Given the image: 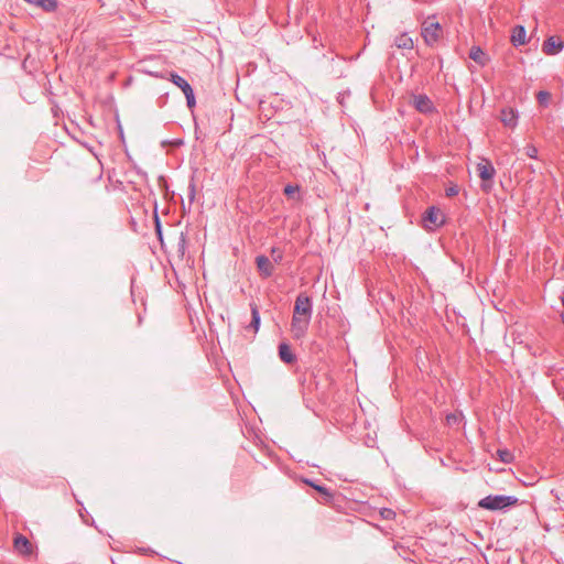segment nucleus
Segmentation results:
<instances>
[{
    "mask_svg": "<svg viewBox=\"0 0 564 564\" xmlns=\"http://www.w3.org/2000/svg\"><path fill=\"white\" fill-rule=\"evenodd\" d=\"M514 496L489 495L478 501V507L489 511H506L518 503Z\"/></svg>",
    "mask_w": 564,
    "mask_h": 564,
    "instance_id": "1",
    "label": "nucleus"
},
{
    "mask_svg": "<svg viewBox=\"0 0 564 564\" xmlns=\"http://www.w3.org/2000/svg\"><path fill=\"white\" fill-rule=\"evenodd\" d=\"M170 80L184 93L186 97L187 107L189 109L194 108L196 105V100L194 90L189 83L185 78L175 73H170Z\"/></svg>",
    "mask_w": 564,
    "mask_h": 564,
    "instance_id": "2",
    "label": "nucleus"
},
{
    "mask_svg": "<svg viewBox=\"0 0 564 564\" xmlns=\"http://www.w3.org/2000/svg\"><path fill=\"white\" fill-rule=\"evenodd\" d=\"M442 28L438 22L426 20L422 24V36L424 42L432 46L434 45L441 37Z\"/></svg>",
    "mask_w": 564,
    "mask_h": 564,
    "instance_id": "3",
    "label": "nucleus"
},
{
    "mask_svg": "<svg viewBox=\"0 0 564 564\" xmlns=\"http://www.w3.org/2000/svg\"><path fill=\"white\" fill-rule=\"evenodd\" d=\"M313 305L311 299L305 293H300L294 303L293 314L304 315L303 317L311 321Z\"/></svg>",
    "mask_w": 564,
    "mask_h": 564,
    "instance_id": "4",
    "label": "nucleus"
},
{
    "mask_svg": "<svg viewBox=\"0 0 564 564\" xmlns=\"http://www.w3.org/2000/svg\"><path fill=\"white\" fill-rule=\"evenodd\" d=\"M303 316L304 315H296V314H293V316H292L291 332H292L294 338H296V339H300L305 336L308 325H310V322H311L310 319H307Z\"/></svg>",
    "mask_w": 564,
    "mask_h": 564,
    "instance_id": "5",
    "label": "nucleus"
},
{
    "mask_svg": "<svg viewBox=\"0 0 564 564\" xmlns=\"http://www.w3.org/2000/svg\"><path fill=\"white\" fill-rule=\"evenodd\" d=\"M423 221L426 228L440 227L444 224L441 210L434 206L426 209L423 216Z\"/></svg>",
    "mask_w": 564,
    "mask_h": 564,
    "instance_id": "6",
    "label": "nucleus"
},
{
    "mask_svg": "<svg viewBox=\"0 0 564 564\" xmlns=\"http://www.w3.org/2000/svg\"><path fill=\"white\" fill-rule=\"evenodd\" d=\"M256 264L259 271V274L262 279H268L272 276L274 272V265L271 260L263 254H259L256 257Z\"/></svg>",
    "mask_w": 564,
    "mask_h": 564,
    "instance_id": "7",
    "label": "nucleus"
},
{
    "mask_svg": "<svg viewBox=\"0 0 564 564\" xmlns=\"http://www.w3.org/2000/svg\"><path fill=\"white\" fill-rule=\"evenodd\" d=\"M563 47H564L563 41H561L560 39H557L555 36H550L544 41V43L542 45V51L546 55H556L563 50Z\"/></svg>",
    "mask_w": 564,
    "mask_h": 564,
    "instance_id": "8",
    "label": "nucleus"
},
{
    "mask_svg": "<svg viewBox=\"0 0 564 564\" xmlns=\"http://www.w3.org/2000/svg\"><path fill=\"white\" fill-rule=\"evenodd\" d=\"M477 172L479 177L485 182L492 181L496 174L494 165L488 160H482L480 163L477 164Z\"/></svg>",
    "mask_w": 564,
    "mask_h": 564,
    "instance_id": "9",
    "label": "nucleus"
},
{
    "mask_svg": "<svg viewBox=\"0 0 564 564\" xmlns=\"http://www.w3.org/2000/svg\"><path fill=\"white\" fill-rule=\"evenodd\" d=\"M413 104H414L415 109L422 113L432 112L434 109L433 102L426 95L414 96Z\"/></svg>",
    "mask_w": 564,
    "mask_h": 564,
    "instance_id": "10",
    "label": "nucleus"
},
{
    "mask_svg": "<svg viewBox=\"0 0 564 564\" xmlns=\"http://www.w3.org/2000/svg\"><path fill=\"white\" fill-rule=\"evenodd\" d=\"M14 550L21 555H29L32 552L30 541L22 534H17L13 540Z\"/></svg>",
    "mask_w": 564,
    "mask_h": 564,
    "instance_id": "11",
    "label": "nucleus"
},
{
    "mask_svg": "<svg viewBox=\"0 0 564 564\" xmlns=\"http://www.w3.org/2000/svg\"><path fill=\"white\" fill-rule=\"evenodd\" d=\"M510 41L513 46H521L527 43V31L523 25H516L512 29Z\"/></svg>",
    "mask_w": 564,
    "mask_h": 564,
    "instance_id": "12",
    "label": "nucleus"
},
{
    "mask_svg": "<svg viewBox=\"0 0 564 564\" xmlns=\"http://www.w3.org/2000/svg\"><path fill=\"white\" fill-rule=\"evenodd\" d=\"M501 122L508 128H514L518 123V113L512 108H505L500 115Z\"/></svg>",
    "mask_w": 564,
    "mask_h": 564,
    "instance_id": "13",
    "label": "nucleus"
},
{
    "mask_svg": "<svg viewBox=\"0 0 564 564\" xmlns=\"http://www.w3.org/2000/svg\"><path fill=\"white\" fill-rule=\"evenodd\" d=\"M303 481H304V484L314 488L317 492H319L322 495L324 503H328V502L333 501L334 495L328 488H326L325 486L318 485L311 479H304Z\"/></svg>",
    "mask_w": 564,
    "mask_h": 564,
    "instance_id": "14",
    "label": "nucleus"
},
{
    "mask_svg": "<svg viewBox=\"0 0 564 564\" xmlns=\"http://www.w3.org/2000/svg\"><path fill=\"white\" fill-rule=\"evenodd\" d=\"M469 58L477 63L479 66H486L489 62V56L481 50L480 46H473L470 48Z\"/></svg>",
    "mask_w": 564,
    "mask_h": 564,
    "instance_id": "15",
    "label": "nucleus"
},
{
    "mask_svg": "<svg viewBox=\"0 0 564 564\" xmlns=\"http://www.w3.org/2000/svg\"><path fill=\"white\" fill-rule=\"evenodd\" d=\"M279 357L285 364H293L296 360L295 355L292 352V349L289 344L281 343L279 345Z\"/></svg>",
    "mask_w": 564,
    "mask_h": 564,
    "instance_id": "16",
    "label": "nucleus"
},
{
    "mask_svg": "<svg viewBox=\"0 0 564 564\" xmlns=\"http://www.w3.org/2000/svg\"><path fill=\"white\" fill-rule=\"evenodd\" d=\"M394 45L398 48L412 50L413 48V40L406 34H400L394 40Z\"/></svg>",
    "mask_w": 564,
    "mask_h": 564,
    "instance_id": "17",
    "label": "nucleus"
},
{
    "mask_svg": "<svg viewBox=\"0 0 564 564\" xmlns=\"http://www.w3.org/2000/svg\"><path fill=\"white\" fill-rule=\"evenodd\" d=\"M250 311H251V323L249 325L250 328H252L254 332H258L260 327V313L258 305L256 303H250Z\"/></svg>",
    "mask_w": 564,
    "mask_h": 564,
    "instance_id": "18",
    "label": "nucleus"
},
{
    "mask_svg": "<svg viewBox=\"0 0 564 564\" xmlns=\"http://www.w3.org/2000/svg\"><path fill=\"white\" fill-rule=\"evenodd\" d=\"M300 189L301 188L299 185L288 184L284 187L283 192H284L285 196H288V198L300 200L301 199Z\"/></svg>",
    "mask_w": 564,
    "mask_h": 564,
    "instance_id": "19",
    "label": "nucleus"
},
{
    "mask_svg": "<svg viewBox=\"0 0 564 564\" xmlns=\"http://www.w3.org/2000/svg\"><path fill=\"white\" fill-rule=\"evenodd\" d=\"M270 253L274 263L279 264L282 262L284 253L280 248L272 247Z\"/></svg>",
    "mask_w": 564,
    "mask_h": 564,
    "instance_id": "20",
    "label": "nucleus"
},
{
    "mask_svg": "<svg viewBox=\"0 0 564 564\" xmlns=\"http://www.w3.org/2000/svg\"><path fill=\"white\" fill-rule=\"evenodd\" d=\"M497 454H498L500 460L505 464H509L513 460V455L508 449H498Z\"/></svg>",
    "mask_w": 564,
    "mask_h": 564,
    "instance_id": "21",
    "label": "nucleus"
},
{
    "mask_svg": "<svg viewBox=\"0 0 564 564\" xmlns=\"http://www.w3.org/2000/svg\"><path fill=\"white\" fill-rule=\"evenodd\" d=\"M525 154L531 158V159H535L536 155H538V149L533 145V144H528L525 148Z\"/></svg>",
    "mask_w": 564,
    "mask_h": 564,
    "instance_id": "22",
    "label": "nucleus"
},
{
    "mask_svg": "<svg viewBox=\"0 0 564 564\" xmlns=\"http://www.w3.org/2000/svg\"><path fill=\"white\" fill-rule=\"evenodd\" d=\"M459 193V188L457 185H451L445 189V194L447 197H454Z\"/></svg>",
    "mask_w": 564,
    "mask_h": 564,
    "instance_id": "23",
    "label": "nucleus"
},
{
    "mask_svg": "<svg viewBox=\"0 0 564 564\" xmlns=\"http://www.w3.org/2000/svg\"><path fill=\"white\" fill-rule=\"evenodd\" d=\"M540 104H544L550 99V94L547 91L541 90L536 95Z\"/></svg>",
    "mask_w": 564,
    "mask_h": 564,
    "instance_id": "24",
    "label": "nucleus"
},
{
    "mask_svg": "<svg viewBox=\"0 0 564 564\" xmlns=\"http://www.w3.org/2000/svg\"><path fill=\"white\" fill-rule=\"evenodd\" d=\"M458 421V417L456 414H447L446 415V422L447 424H455Z\"/></svg>",
    "mask_w": 564,
    "mask_h": 564,
    "instance_id": "25",
    "label": "nucleus"
},
{
    "mask_svg": "<svg viewBox=\"0 0 564 564\" xmlns=\"http://www.w3.org/2000/svg\"><path fill=\"white\" fill-rule=\"evenodd\" d=\"M392 510L390 509H384L383 512H382V516L388 519L390 517V514H392Z\"/></svg>",
    "mask_w": 564,
    "mask_h": 564,
    "instance_id": "26",
    "label": "nucleus"
},
{
    "mask_svg": "<svg viewBox=\"0 0 564 564\" xmlns=\"http://www.w3.org/2000/svg\"><path fill=\"white\" fill-rule=\"evenodd\" d=\"M561 317H562V322L564 324V312L561 314Z\"/></svg>",
    "mask_w": 564,
    "mask_h": 564,
    "instance_id": "27",
    "label": "nucleus"
}]
</instances>
